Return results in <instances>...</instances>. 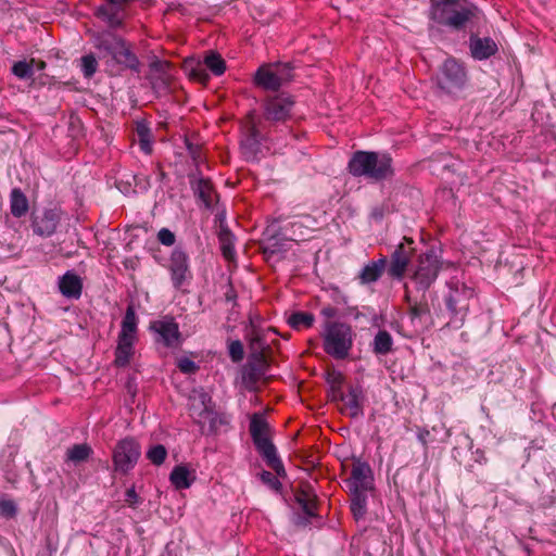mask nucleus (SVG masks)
<instances>
[{
	"label": "nucleus",
	"mask_w": 556,
	"mask_h": 556,
	"mask_svg": "<svg viewBox=\"0 0 556 556\" xmlns=\"http://www.w3.org/2000/svg\"><path fill=\"white\" fill-rule=\"evenodd\" d=\"M90 38L98 58L108 66H119L139 74L141 62L132 51V45L117 33L111 30L90 31Z\"/></svg>",
	"instance_id": "nucleus-1"
},
{
	"label": "nucleus",
	"mask_w": 556,
	"mask_h": 556,
	"mask_svg": "<svg viewBox=\"0 0 556 556\" xmlns=\"http://www.w3.org/2000/svg\"><path fill=\"white\" fill-rule=\"evenodd\" d=\"M295 100L287 92L269 94L261 104L262 115L257 119L265 125L275 136L290 132L289 122L293 121Z\"/></svg>",
	"instance_id": "nucleus-2"
},
{
	"label": "nucleus",
	"mask_w": 556,
	"mask_h": 556,
	"mask_svg": "<svg viewBox=\"0 0 556 556\" xmlns=\"http://www.w3.org/2000/svg\"><path fill=\"white\" fill-rule=\"evenodd\" d=\"M392 163L393 160L388 153L356 151L348 163V170L354 177H366L374 181H382L393 177Z\"/></svg>",
	"instance_id": "nucleus-3"
},
{
	"label": "nucleus",
	"mask_w": 556,
	"mask_h": 556,
	"mask_svg": "<svg viewBox=\"0 0 556 556\" xmlns=\"http://www.w3.org/2000/svg\"><path fill=\"white\" fill-rule=\"evenodd\" d=\"M476 7L467 0H430L429 17L455 30L463 29L475 16Z\"/></svg>",
	"instance_id": "nucleus-4"
},
{
	"label": "nucleus",
	"mask_w": 556,
	"mask_h": 556,
	"mask_svg": "<svg viewBox=\"0 0 556 556\" xmlns=\"http://www.w3.org/2000/svg\"><path fill=\"white\" fill-rule=\"evenodd\" d=\"M258 119L255 111L247 114L242 126L240 137V149L245 160H255L261 151L263 141H275L279 136H275Z\"/></svg>",
	"instance_id": "nucleus-5"
},
{
	"label": "nucleus",
	"mask_w": 556,
	"mask_h": 556,
	"mask_svg": "<svg viewBox=\"0 0 556 556\" xmlns=\"http://www.w3.org/2000/svg\"><path fill=\"white\" fill-rule=\"evenodd\" d=\"M268 432V422L262 416L254 415L250 421V433L255 448L270 469L278 476L286 477L283 464L277 455L276 446L269 439Z\"/></svg>",
	"instance_id": "nucleus-6"
},
{
	"label": "nucleus",
	"mask_w": 556,
	"mask_h": 556,
	"mask_svg": "<svg viewBox=\"0 0 556 556\" xmlns=\"http://www.w3.org/2000/svg\"><path fill=\"white\" fill-rule=\"evenodd\" d=\"M447 288L448 292L444 302L450 314L448 325L459 328L469 312L470 302L475 298V290L457 279H451L447 282Z\"/></svg>",
	"instance_id": "nucleus-7"
},
{
	"label": "nucleus",
	"mask_w": 556,
	"mask_h": 556,
	"mask_svg": "<svg viewBox=\"0 0 556 556\" xmlns=\"http://www.w3.org/2000/svg\"><path fill=\"white\" fill-rule=\"evenodd\" d=\"M354 332L350 325L327 321L323 336L324 351L334 359H345L353 346Z\"/></svg>",
	"instance_id": "nucleus-8"
},
{
	"label": "nucleus",
	"mask_w": 556,
	"mask_h": 556,
	"mask_svg": "<svg viewBox=\"0 0 556 556\" xmlns=\"http://www.w3.org/2000/svg\"><path fill=\"white\" fill-rule=\"evenodd\" d=\"M441 269L442 261L433 250H430L417 256L410 267L409 278L417 291L426 293L435 282Z\"/></svg>",
	"instance_id": "nucleus-9"
},
{
	"label": "nucleus",
	"mask_w": 556,
	"mask_h": 556,
	"mask_svg": "<svg viewBox=\"0 0 556 556\" xmlns=\"http://www.w3.org/2000/svg\"><path fill=\"white\" fill-rule=\"evenodd\" d=\"M467 84V72L463 63L454 58L446 59L438 75V86L448 94H457Z\"/></svg>",
	"instance_id": "nucleus-10"
},
{
	"label": "nucleus",
	"mask_w": 556,
	"mask_h": 556,
	"mask_svg": "<svg viewBox=\"0 0 556 556\" xmlns=\"http://www.w3.org/2000/svg\"><path fill=\"white\" fill-rule=\"evenodd\" d=\"M415 250L414 240L407 237H404L403 242L395 247L386 269L391 279L402 280L405 277Z\"/></svg>",
	"instance_id": "nucleus-11"
},
{
	"label": "nucleus",
	"mask_w": 556,
	"mask_h": 556,
	"mask_svg": "<svg viewBox=\"0 0 556 556\" xmlns=\"http://www.w3.org/2000/svg\"><path fill=\"white\" fill-rule=\"evenodd\" d=\"M141 455L140 444L134 438L119 440L113 451L114 470L128 473Z\"/></svg>",
	"instance_id": "nucleus-12"
},
{
	"label": "nucleus",
	"mask_w": 556,
	"mask_h": 556,
	"mask_svg": "<svg viewBox=\"0 0 556 556\" xmlns=\"http://www.w3.org/2000/svg\"><path fill=\"white\" fill-rule=\"evenodd\" d=\"M294 498L303 513V515H295L294 525L306 527L309 523V519L317 516V495L308 482H302L294 491Z\"/></svg>",
	"instance_id": "nucleus-13"
},
{
	"label": "nucleus",
	"mask_w": 556,
	"mask_h": 556,
	"mask_svg": "<svg viewBox=\"0 0 556 556\" xmlns=\"http://www.w3.org/2000/svg\"><path fill=\"white\" fill-rule=\"evenodd\" d=\"M269 368L267 356L249 355L248 363L242 368V383L250 392L258 391V382Z\"/></svg>",
	"instance_id": "nucleus-14"
},
{
	"label": "nucleus",
	"mask_w": 556,
	"mask_h": 556,
	"mask_svg": "<svg viewBox=\"0 0 556 556\" xmlns=\"http://www.w3.org/2000/svg\"><path fill=\"white\" fill-rule=\"evenodd\" d=\"M293 240L288 236L286 228L277 230L275 225H270L263 232L260 248L264 256L269 258L277 253L287 251L289 242Z\"/></svg>",
	"instance_id": "nucleus-15"
},
{
	"label": "nucleus",
	"mask_w": 556,
	"mask_h": 556,
	"mask_svg": "<svg viewBox=\"0 0 556 556\" xmlns=\"http://www.w3.org/2000/svg\"><path fill=\"white\" fill-rule=\"evenodd\" d=\"M168 270L175 289H180L191 277L189 255L182 247L178 245L172 251Z\"/></svg>",
	"instance_id": "nucleus-16"
},
{
	"label": "nucleus",
	"mask_w": 556,
	"mask_h": 556,
	"mask_svg": "<svg viewBox=\"0 0 556 556\" xmlns=\"http://www.w3.org/2000/svg\"><path fill=\"white\" fill-rule=\"evenodd\" d=\"M150 329L157 334L156 342L163 343L166 348L175 349L181 344V332L173 317L152 321Z\"/></svg>",
	"instance_id": "nucleus-17"
},
{
	"label": "nucleus",
	"mask_w": 556,
	"mask_h": 556,
	"mask_svg": "<svg viewBox=\"0 0 556 556\" xmlns=\"http://www.w3.org/2000/svg\"><path fill=\"white\" fill-rule=\"evenodd\" d=\"M94 16L106 27L104 30H116L125 27L126 13L124 7L106 2L94 10Z\"/></svg>",
	"instance_id": "nucleus-18"
},
{
	"label": "nucleus",
	"mask_w": 556,
	"mask_h": 556,
	"mask_svg": "<svg viewBox=\"0 0 556 556\" xmlns=\"http://www.w3.org/2000/svg\"><path fill=\"white\" fill-rule=\"evenodd\" d=\"M345 483L350 491H372L374 476L370 466L359 459L354 460Z\"/></svg>",
	"instance_id": "nucleus-19"
},
{
	"label": "nucleus",
	"mask_w": 556,
	"mask_h": 556,
	"mask_svg": "<svg viewBox=\"0 0 556 556\" xmlns=\"http://www.w3.org/2000/svg\"><path fill=\"white\" fill-rule=\"evenodd\" d=\"M245 339L250 355L268 357L271 349L266 340V330L257 325L253 317H250L249 326L245 328Z\"/></svg>",
	"instance_id": "nucleus-20"
},
{
	"label": "nucleus",
	"mask_w": 556,
	"mask_h": 556,
	"mask_svg": "<svg viewBox=\"0 0 556 556\" xmlns=\"http://www.w3.org/2000/svg\"><path fill=\"white\" fill-rule=\"evenodd\" d=\"M365 395L361 386H349L348 393L339 399L343 405L340 408L342 414L351 418H358L364 415Z\"/></svg>",
	"instance_id": "nucleus-21"
},
{
	"label": "nucleus",
	"mask_w": 556,
	"mask_h": 556,
	"mask_svg": "<svg viewBox=\"0 0 556 556\" xmlns=\"http://www.w3.org/2000/svg\"><path fill=\"white\" fill-rule=\"evenodd\" d=\"M188 177L194 195L203 202L205 207H211L213 204V194L215 193L212 181L197 174H189Z\"/></svg>",
	"instance_id": "nucleus-22"
},
{
	"label": "nucleus",
	"mask_w": 556,
	"mask_h": 556,
	"mask_svg": "<svg viewBox=\"0 0 556 556\" xmlns=\"http://www.w3.org/2000/svg\"><path fill=\"white\" fill-rule=\"evenodd\" d=\"M388 257L382 255L380 258L368 262L359 271L358 280L361 285H371L377 282L387 271Z\"/></svg>",
	"instance_id": "nucleus-23"
},
{
	"label": "nucleus",
	"mask_w": 556,
	"mask_h": 556,
	"mask_svg": "<svg viewBox=\"0 0 556 556\" xmlns=\"http://www.w3.org/2000/svg\"><path fill=\"white\" fill-rule=\"evenodd\" d=\"M496 42L490 37H478L477 35L470 36V51L476 60H485L491 58L497 52Z\"/></svg>",
	"instance_id": "nucleus-24"
},
{
	"label": "nucleus",
	"mask_w": 556,
	"mask_h": 556,
	"mask_svg": "<svg viewBox=\"0 0 556 556\" xmlns=\"http://www.w3.org/2000/svg\"><path fill=\"white\" fill-rule=\"evenodd\" d=\"M275 67L270 64L262 65L254 75V84L266 91H278L282 85L278 80Z\"/></svg>",
	"instance_id": "nucleus-25"
},
{
	"label": "nucleus",
	"mask_w": 556,
	"mask_h": 556,
	"mask_svg": "<svg viewBox=\"0 0 556 556\" xmlns=\"http://www.w3.org/2000/svg\"><path fill=\"white\" fill-rule=\"evenodd\" d=\"M405 302L408 304V314L413 324L416 321L421 324L425 318L430 317L431 312L426 293L422 292L420 299H413L406 289Z\"/></svg>",
	"instance_id": "nucleus-26"
},
{
	"label": "nucleus",
	"mask_w": 556,
	"mask_h": 556,
	"mask_svg": "<svg viewBox=\"0 0 556 556\" xmlns=\"http://www.w3.org/2000/svg\"><path fill=\"white\" fill-rule=\"evenodd\" d=\"M59 289L62 295L67 299H79L83 291V281L78 275L66 271L60 278Z\"/></svg>",
	"instance_id": "nucleus-27"
},
{
	"label": "nucleus",
	"mask_w": 556,
	"mask_h": 556,
	"mask_svg": "<svg viewBox=\"0 0 556 556\" xmlns=\"http://www.w3.org/2000/svg\"><path fill=\"white\" fill-rule=\"evenodd\" d=\"M59 220V216L54 211H46L41 217L35 219L33 225L34 232L42 237H49L55 232Z\"/></svg>",
	"instance_id": "nucleus-28"
},
{
	"label": "nucleus",
	"mask_w": 556,
	"mask_h": 556,
	"mask_svg": "<svg viewBox=\"0 0 556 556\" xmlns=\"http://www.w3.org/2000/svg\"><path fill=\"white\" fill-rule=\"evenodd\" d=\"M135 339L117 338V346L114 351L116 367H126L129 365L132 355L135 354Z\"/></svg>",
	"instance_id": "nucleus-29"
},
{
	"label": "nucleus",
	"mask_w": 556,
	"mask_h": 556,
	"mask_svg": "<svg viewBox=\"0 0 556 556\" xmlns=\"http://www.w3.org/2000/svg\"><path fill=\"white\" fill-rule=\"evenodd\" d=\"M326 382L329 384V396L331 402H339L343 395L344 375L336 368H327L325 374Z\"/></svg>",
	"instance_id": "nucleus-30"
},
{
	"label": "nucleus",
	"mask_w": 556,
	"mask_h": 556,
	"mask_svg": "<svg viewBox=\"0 0 556 556\" xmlns=\"http://www.w3.org/2000/svg\"><path fill=\"white\" fill-rule=\"evenodd\" d=\"M138 332V317L136 315V311L132 304H129L126 308L124 318L121 324V331L118 337L135 339L137 340Z\"/></svg>",
	"instance_id": "nucleus-31"
},
{
	"label": "nucleus",
	"mask_w": 556,
	"mask_h": 556,
	"mask_svg": "<svg viewBox=\"0 0 556 556\" xmlns=\"http://www.w3.org/2000/svg\"><path fill=\"white\" fill-rule=\"evenodd\" d=\"M367 492L368 491H350V509L355 520L364 518L367 513Z\"/></svg>",
	"instance_id": "nucleus-32"
},
{
	"label": "nucleus",
	"mask_w": 556,
	"mask_h": 556,
	"mask_svg": "<svg viewBox=\"0 0 556 556\" xmlns=\"http://www.w3.org/2000/svg\"><path fill=\"white\" fill-rule=\"evenodd\" d=\"M169 480L177 490H182L192 484L194 477L186 466L178 465L172 470Z\"/></svg>",
	"instance_id": "nucleus-33"
},
{
	"label": "nucleus",
	"mask_w": 556,
	"mask_h": 556,
	"mask_svg": "<svg viewBox=\"0 0 556 556\" xmlns=\"http://www.w3.org/2000/svg\"><path fill=\"white\" fill-rule=\"evenodd\" d=\"M10 208L14 217H22L28 212V200L20 188H14L11 191Z\"/></svg>",
	"instance_id": "nucleus-34"
},
{
	"label": "nucleus",
	"mask_w": 556,
	"mask_h": 556,
	"mask_svg": "<svg viewBox=\"0 0 556 556\" xmlns=\"http://www.w3.org/2000/svg\"><path fill=\"white\" fill-rule=\"evenodd\" d=\"M372 352L376 355H387L393 350L392 336L387 330H379L371 343Z\"/></svg>",
	"instance_id": "nucleus-35"
},
{
	"label": "nucleus",
	"mask_w": 556,
	"mask_h": 556,
	"mask_svg": "<svg viewBox=\"0 0 556 556\" xmlns=\"http://www.w3.org/2000/svg\"><path fill=\"white\" fill-rule=\"evenodd\" d=\"M135 132L138 137L140 149L150 154L152 152V132L146 121L135 123Z\"/></svg>",
	"instance_id": "nucleus-36"
},
{
	"label": "nucleus",
	"mask_w": 556,
	"mask_h": 556,
	"mask_svg": "<svg viewBox=\"0 0 556 556\" xmlns=\"http://www.w3.org/2000/svg\"><path fill=\"white\" fill-rule=\"evenodd\" d=\"M93 450L87 443L74 444L66 451V462L79 464L89 459Z\"/></svg>",
	"instance_id": "nucleus-37"
},
{
	"label": "nucleus",
	"mask_w": 556,
	"mask_h": 556,
	"mask_svg": "<svg viewBox=\"0 0 556 556\" xmlns=\"http://www.w3.org/2000/svg\"><path fill=\"white\" fill-rule=\"evenodd\" d=\"M314 321L315 317L312 313L302 311L292 313L288 318L289 326L295 330L311 328Z\"/></svg>",
	"instance_id": "nucleus-38"
},
{
	"label": "nucleus",
	"mask_w": 556,
	"mask_h": 556,
	"mask_svg": "<svg viewBox=\"0 0 556 556\" xmlns=\"http://www.w3.org/2000/svg\"><path fill=\"white\" fill-rule=\"evenodd\" d=\"M204 66L214 75L219 76L226 71V62L222 55L215 51H210L204 58Z\"/></svg>",
	"instance_id": "nucleus-39"
},
{
	"label": "nucleus",
	"mask_w": 556,
	"mask_h": 556,
	"mask_svg": "<svg viewBox=\"0 0 556 556\" xmlns=\"http://www.w3.org/2000/svg\"><path fill=\"white\" fill-rule=\"evenodd\" d=\"M275 67L274 72L277 73L278 80L282 86L289 84L293 79L294 66L291 63H269Z\"/></svg>",
	"instance_id": "nucleus-40"
},
{
	"label": "nucleus",
	"mask_w": 556,
	"mask_h": 556,
	"mask_svg": "<svg viewBox=\"0 0 556 556\" xmlns=\"http://www.w3.org/2000/svg\"><path fill=\"white\" fill-rule=\"evenodd\" d=\"M11 72L20 79H30L34 76V71L29 61H17L13 64Z\"/></svg>",
	"instance_id": "nucleus-41"
},
{
	"label": "nucleus",
	"mask_w": 556,
	"mask_h": 556,
	"mask_svg": "<svg viewBox=\"0 0 556 556\" xmlns=\"http://www.w3.org/2000/svg\"><path fill=\"white\" fill-rule=\"evenodd\" d=\"M219 241L222 244V252L226 260H232L235 257V247L231 242V233L228 230H223L219 233Z\"/></svg>",
	"instance_id": "nucleus-42"
},
{
	"label": "nucleus",
	"mask_w": 556,
	"mask_h": 556,
	"mask_svg": "<svg viewBox=\"0 0 556 556\" xmlns=\"http://www.w3.org/2000/svg\"><path fill=\"white\" fill-rule=\"evenodd\" d=\"M227 349L233 363H240L244 358V348L240 340H228Z\"/></svg>",
	"instance_id": "nucleus-43"
},
{
	"label": "nucleus",
	"mask_w": 556,
	"mask_h": 556,
	"mask_svg": "<svg viewBox=\"0 0 556 556\" xmlns=\"http://www.w3.org/2000/svg\"><path fill=\"white\" fill-rule=\"evenodd\" d=\"M166 456H167V451L165 448L164 445L162 444H156V445H153L148 452H147V457L148 459L153 464V465H156V466H160L162 465L165 459H166Z\"/></svg>",
	"instance_id": "nucleus-44"
},
{
	"label": "nucleus",
	"mask_w": 556,
	"mask_h": 556,
	"mask_svg": "<svg viewBox=\"0 0 556 556\" xmlns=\"http://www.w3.org/2000/svg\"><path fill=\"white\" fill-rule=\"evenodd\" d=\"M81 67L85 77H92L98 70V61L96 56L92 53L84 55L81 58Z\"/></svg>",
	"instance_id": "nucleus-45"
},
{
	"label": "nucleus",
	"mask_w": 556,
	"mask_h": 556,
	"mask_svg": "<svg viewBox=\"0 0 556 556\" xmlns=\"http://www.w3.org/2000/svg\"><path fill=\"white\" fill-rule=\"evenodd\" d=\"M275 473H277L275 471ZM278 477L282 478L281 476H278V475H274L271 473L270 471H266V470H263L261 473H260V478L262 480V482L266 485H268L271 490L274 491H280L282 485H281V482L278 480Z\"/></svg>",
	"instance_id": "nucleus-46"
},
{
	"label": "nucleus",
	"mask_w": 556,
	"mask_h": 556,
	"mask_svg": "<svg viewBox=\"0 0 556 556\" xmlns=\"http://www.w3.org/2000/svg\"><path fill=\"white\" fill-rule=\"evenodd\" d=\"M17 514V507L12 500H0V515L4 518H13Z\"/></svg>",
	"instance_id": "nucleus-47"
},
{
	"label": "nucleus",
	"mask_w": 556,
	"mask_h": 556,
	"mask_svg": "<svg viewBox=\"0 0 556 556\" xmlns=\"http://www.w3.org/2000/svg\"><path fill=\"white\" fill-rule=\"evenodd\" d=\"M157 240L165 247H172L175 244L176 236L168 228H162L157 232Z\"/></svg>",
	"instance_id": "nucleus-48"
},
{
	"label": "nucleus",
	"mask_w": 556,
	"mask_h": 556,
	"mask_svg": "<svg viewBox=\"0 0 556 556\" xmlns=\"http://www.w3.org/2000/svg\"><path fill=\"white\" fill-rule=\"evenodd\" d=\"M177 367L184 374H194L199 369V366L188 357L180 358Z\"/></svg>",
	"instance_id": "nucleus-49"
},
{
	"label": "nucleus",
	"mask_w": 556,
	"mask_h": 556,
	"mask_svg": "<svg viewBox=\"0 0 556 556\" xmlns=\"http://www.w3.org/2000/svg\"><path fill=\"white\" fill-rule=\"evenodd\" d=\"M205 66L198 64L191 71V76L194 79H198L202 84H206L210 79L208 74L205 72Z\"/></svg>",
	"instance_id": "nucleus-50"
},
{
	"label": "nucleus",
	"mask_w": 556,
	"mask_h": 556,
	"mask_svg": "<svg viewBox=\"0 0 556 556\" xmlns=\"http://www.w3.org/2000/svg\"><path fill=\"white\" fill-rule=\"evenodd\" d=\"M125 502L127 503V505L129 507H137V505L139 504V496L138 494L136 493L135 489L131 488V489H128L125 493Z\"/></svg>",
	"instance_id": "nucleus-51"
},
{
	"label": "nucleus",
	"mask_w": 556,
	"mask_h": 556,
	"mask_svg": "<svg viewBox=\"0 0 556 556\" xmlns=\"http://www.w3.org/2000/svg\"><path fill=\"white\" fill-rule=\"evenodd\" d=\"M168 66H169L168 62L161 61V60H154L153 62L150 63L151 71L157 72V73H165L166 70L168 68Z\"/></svg>",
	"instance_id": "nucleus-52"
},
{
	"label": "nucleus",
	"mask_w": 556,
	"mask_h": 556,
	"mask_svg": "<svg viewBox=\"0 0 556 556\" xmlns=\"http://www.w3.org/2000/svg\"><path fill=\"white\" fill-rule=\"evenodd\" d=\"M125 388H126V391L129 395H131L132 397L136 395L137 393V382H136V378L134 376H129L126 383H125Z\"/></svg>",
	"instance_id": "nucleus-53"
},
{
	"label": "nucleus",
	"mask_w": 556,
	"mask_h": 556,
	"mask_svg": "<svg viewBox=\"0 0 556 556\" xmlns=\"http://www.w3.org/2000/svg\"><path fill=\"white\" fill-rule=\"evenodd\" d=\"M134 181L136 187H140L141 189H147L150 186V179L148 176L135 175Z\"/></svg>",
	"instance_id": "nucleus-54"
},
{
	"label": "nucleus",
	"mask_w": 556,
	"mask_h": 556,
	"mask_svg": "<svg viewBox=\"0 0 556 556\" xmlns=\"http://www.w3.org/2000/svg\"><path fill=\"white\" fill-rule=\"evenodd\" d=\"M224 298L226 302H235L237 299V292L231 283H228L227 290L224 293Z\"/></svg>",
	"instance_id": "nucleus-55"
},
{
	"label": "nucleus",
	"mask_w": 556,
	"mask_h": 556,
	"mask_svg": "<svg viewBox=\"0 0 556 556\" xmlns=\"http://www.w3.org/2000/svg\"><path fill=\"white\" fill-rule=\"evenodd\" d=\"M321 315L330 319L337 316L338 309L331 305L325 306L320 311Z\"/></svg>",
	"instance_id": "nucleus-56"
},
{
	"label": "nucleus",
	"mask_w": 556,
	"mask_h": 556,
	"mask_svg": "<svg viewBox=\"0 0 556 556\" xmlns=\"http://www.w3.org/2000/svg\"><path fill=\"white\" fill-rule=\"evenodd\" d=\"M29 63L31 64L33 71H43L47 67V63L43 60L30 59Z\"/></svg>",
	"instance_id": "nucleus-57"
},
{
	"label": "nucleus",
	"mask_w": 556,
	"mask_h": 556,
	"mask_svg": "<svg viewBox=\"0 0 556 556\" xmlns=\"http://www.w3.org/2000/svg\"><path fill=\"white\" fill-rule=\"evenodd\" d=\"M187 149L189 150V153L193 159H197L199 156V148L197 146H193L191 142L187 140L186 142Z\"/></svg>",
	"instance_id": "nucleus-58"
},
{
	"label": "nucleus",
	"mask_w": 556,
	"mask_h": 556,
	"mask_svg": "<svg viewBox=\"0 0 556 556\" xmlns=\"http://www.w3.org/2000/svg\"><path fill=\"white\" fill-rule=\"evenodd\" d=\"M200 400H201V403H202V405L204 407L203 408V413H208L207 403L211 402V397L206 393H201L200 394Z\"/></svg>",
	"instance_id": "nucleus-59"
},
{
	"label": "nucleus",
	"mask_w": 556,
	"mask_h": 556,
	"mask_svg": "<svg viewBox=\"0 0 556 556\" xmlns=\"http://www.w3.org/2000/svg\"><path fill=\"white\" fill-rule=\"evenodd\" d=\"M155 173L157 176V180H160V181H164L167 178V174L163 170V168L160 164L156 165Z\"/></svg>",
	"instance_id": "nucleus-60"
},
{
	"label": "nucleus",
	"mask_w": 556,
	"mask_h": 556,
	"mask_svg": "<svg viewBox=\"0 0 556 556\" xmlns=\"http://www.w3.org/2000/svg\"><path fill=\"white\" fill-rule=\"evenodd\" d=\"M477 455L479 456L480 459H483L484 462L486 460L485 457H484V453L481 452V451H477Z\"/></svg>",
	"instance_id": "nucleus-61"
}]
</instances>
